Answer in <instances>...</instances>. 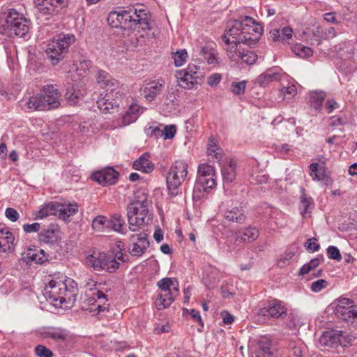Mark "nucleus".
Returning <instances> with one entry per match:
<instances>
[{
	"label": "nucleus",
	"mask_w": 357,
	"mask_h": 357,
	"mask_svg": "<svg viewBox=\"0 0 357 357\" xmlns=\"http://www.w3.org/2000/svg\"><path fill=\"white\" fill-rule=\"evenodd\" d=\"M261 33L262 28L255 20L245 16L241 20L229 21L222 39L225 43H243L251 46L257 43Z\"/></svg>",
	"instance_id": "obj_1"
},
{
	"label": "nucleus",
	"mask_w": 357,
	"mask_h": 357,
	"mask_svg": "<svg viewBox=\"0 0 357 357\" xmlns=\"http://www.w3.org/2000/svg\"><path fill=\"white\" fill-rule=\"evenodd\" d=\"M150 13L142 8H137L135 6L124 8L121 11H112L107 17L109 24L117 28L136 29L142 30H150L151 26Z\"/></svg>",
	"instance_id": "obj_2"
},
{
	"label": "nucleus",
	"mask_w": 357,
	"mask_h": 357,
	"mask_svg": "<svg viewBox=\"0 0 357 357\" xmlns=\"http://www.w3.org/2000/svg\"><path fill=\"white\" fill-rule=\"evenodd\" d=\"M86 264L96 271H105L114 273L119 268V261L124 262L123 253L119 249L114 252H98L89 255L86 259Z\"/></svg>",
	"instance_id": "obj_3"
},
{
	"label": "nucleus",
	"mask_w": 357,
	"mask_h": 357,
	"mask_svg": "<svg viewBox=\"0 0 357 357\" xmlns=\"http://www.w3.org/2000/svg\"><path fill=\"white\" fill-rule=\"evenodd\" d=\"M76 291L73 287L68 288L65 282L52 280L44 288L43 294L47 300L55 303L59 302V304H64L68 307L75 302Z\"/></svg>",
	"instance_id": "obj_4"
},
{
	"label": "nucleus",
	"mask_w": 357,
	"mask_h": 357,
	"mask_svg": "<svg viewBox=\"0 0 357 357\" xmlns=\"http://www.w3.org/2000/svg\"><path fill=\"white\" fill-rule=\"evenodd\" d=\"M142 197L138 196V199L132 202L127 207V216L129 223V229L136 231L137 227L149 224L151 216L149 213L147 197L145 194H142Z\"/></svg>",
	"instance_id": "obj_5"
},
{
	"label": "nucleus",
	"mask_w": 357,
	"mask_h": 357,
	"mask_svg": "<svg viewBox=\"0 0 357 357\" xmlns=\"http://www.w3.org/2000/svg\"><path fill=\"white\" fill-rule=\"evenodd\" d=\"M76 41L75 36L71 33H60L48 45L46 50L47 58L52 66L57 65L67 55L69 47Z\"/></svg>",
	"instance_id": "obj_6"
},
{
	"label": "nucleus",
	"mask_w": 357,
	"mask_h": 357,
	"mask_svg": "<svg viewBox=\"0 0 357 357\" xmlns=\"http://www.w3.org/2000/svg\"><path fill=\"white\" fill-rule=\"evenodd\" d=\"M4 21L1 24L3 30L10 34L23 37L29 31L31 22L15 9H9L3 13Z\"/></svg>",
	"instance_id": "obj_7"
},
{
	"label": "nucleus",
	"mask_w": 357,
	"mask_h": 357,
	"mask_svg": "<svg viewBox=\"0 0 357 357\" xmlns=\"http://www.w3.org/2000/svg\"><path fill=\"white\" fill-rule=\"evenodd\" d=\"M188 164L181 160L175 161L170 167L166 177L167 189L172 196H176L178 188L188 175Z\"/></svg>",
	"instance_id": "obj_8"
},
{
	"label": "nucleus",
	"mask_w": 357,
	"mask_h": 357,
	"mask_svg": "<svg viewBox=\"0 0 357 357\" xmlns=\"http://www.w3.org/2000/svg\"><path fill=\"white\" fill-rule=\"evenodd\" d=\"M158 287L160 289V294L158 296L155 301V306L158 310H163L169 306L174 301V297L178 293V287H173L172 291L171 286H173V280L169 278H165L160 280L157 283Z\"/></svg>",
	"instance_id": "obj_9"
},
{
	"label": "nucleus",
	"mask_w": 357,
	"mask_h": 357,
	"mask_svg": "<svg viewBox=\"0 0 357 357\" xmlns=\"http://www.w3.org/2000/svg\"><path fill=\"white\" fill-rule=\"evenodd\" d=\"M39 15L45 20L54 17L66 6L65 0H34Z\"/></svg>",
	"instance_id": "obj_10"
},
{
	"label": "nucleus",
	"mask_w": 357,
	"mask_h": 357,
	"mask_svg": "<svg viewBox=\"0 0 357 357\" xmlns=\"http://www.w3.org/2000/svg\"><path fill=\"white\" fill-rule=\"evenodd\" d=\"M44 334L59 344L70 346L74 342V335L67 329L61 327H48Z\"/></svg>",
	"instance_id": "obj_11"
},
{
	"label": "nucleus",
	"mask_w": 357,
	"mask_h": 357,
	"mask_svg": "<svg viewBox=\"0 0 357 357\" xmlns=\"http://www.w3.org/2000/svg\"><path fill=\"white\" fill-rule=\"evenodd\" d=\"M41 91L43 93L41 95L44 98L47 110L59 107L61 95L56 85L52 84L45 85L43 86Z\"/></svg>",
	"instance_id": "obj_12"
},
{
	"label": "nucleus",
	"mask_w": 357,
	"mask_h": 357,
	"mask_svg": "<svg viewBox=\"0 0 357 357\" xmlns=\"http://www.w3.org/2000/svg\"><path fill=\"white\" fill-rule=\"evenodd\" d=\"M132 245L130 248V253L132 256H142L149 246L148 235L145 233L132 234L130 236Z\"/></svg>",
	"instance_id": "obj_13"
},
{
	"label": "nucleus",
	"mask_w": 357,
	"mask_h": 357,
	"mask_svg": "<svg viewBox=\"0 0 357 357\" xmlns=\"http://www.w3.org/2000/svg\"><path fill=\"white\" fill-rule=\"evenodd\" d=\"M287 315V310L282 305L281 302L274 300L269 302L268 305L260 309L258 312L259 317H268L271 318L283 317Z\"/></svg>",
	"instance_id": "obj_14"
},
{
	"label": "nucleus",
	"mask_w": 357,
	"mask_h": 357,
	"mask_svg": "<svg viewBox=\"0 0 357 357\" xmlns=\"http://www.w3.org/2000/svg\"><path fill=\"white\" fill-rule=\"evenodd\" d=\"M47 256L42 249L38 248H28L26 251L22 253L20 261L26 265L33 263L36 264H42L47 261Z\"/></svg>",
	"instance_id": "obj_15"
},
{
	"label": "nucleus",
	"mask_w": 357,
	"mask_h": 357,
	"mask_svg": "<svg viewBox=\"0 0 357 357\" xmlns=\"http://www.w3.org/2000/svg\"><path fill=\"white\" fill-rule=\"evenodd\" d=\"M59 227L55 225H50L47 228L38 233V241L40 244L52 246L59 241Z\"/></svg>",
	"instance_id": "obj_16"
},
{
	"label": "nucleus",
	"mask_w": 357,
	"mask_h": 357,
	"mask_svg": "<svg viewBox=\"0 0 357 357\" xmlns=\"http://www.w3.org/2000/svg\"><path fill=\"white\" fill-rule=\"evenodd\" d=\"M216 176H197L193 190V197H202L208 190L216 185Z\"/></svg>",
	"instance_id": "obj_17"
},
{
	"label": "nucleus",
	"mask_w": 357,
	"mask_h": 357,
	"mask_svg": "<svg viewBox=\"0 0 357 357\" xmlns=\"http://www.w3.org/2000/svg\"><path fill=\"white\" fill-rule=\"evenodd\" d=\"M259 230L255 227L248 226L241 228L235 232V243H250L259 237Z\"/></svg>",
	"instance_id": "obj_18"
},
{
	"label": "nucleus",
	"mask_w": 357,
	"mask_h": 357,
	"mask_svg": "<svg viewBox=\"0 0 357 357\" xmlns=\"http://www.w3.org/2000/svg\"><path fill=\"white\" fill-rule=\"evenodd\" d=\"M119 173L112 167H107L92 175V178L102 185H113L117 181Z\"/></svg>",
	"instance_id": "obj_19"
},
{
	"label": "nucleus",
	"mask_w": 357,
	"mask_h": 357,
	"mask_svg": "<svg viewBox=\"0 0 357 357\" xmlns=\"http://www.w3.org/2000/svg\"><path fill=\"white\" fill-rule=\"evenodd\" d=\"M164 83V81L155 80L149 82L142 91L144 98L149 101L153 100L158 95L162 93Z\"/></svg>",
	"instance_id": "obj_20"
},
{
	"label": "nucleus",
	"mask_w": 357,
	"mask_h": 357,
	"mask_svg": "<svg viewBox=\"0 0 357 357\" xmlns=\"http://www.w3.org/2000/svg\"><path fill=\"white\" fill-rule=\"evenodd\" d=\"M176 77L178 85L183 89H190L201 83V81L196 79V77L190 76L183 70L176 71Z\"/></svg>",
	"instance_id": "obj_21"
},
{
	"label": "nucleus",
	"mask_w": 357,
	"mask_h": 357,
	"mask_svg": "<svg viewBox=\"0 0 357 357\" xmlns=\"http://www.w3.org/2000/svg\"><path fill=\"white\" fill-rule=\"evenodd\" d=\"M275 349L272 341L264 337L261 338L258 343V348L256 351L257 357H271L273 356Z\"/></svg>",
	"instance_id": "obj_22"
},
{
	"label": "nucleus",
	"mask_w": 357,
	"mask_h": 357,
	"mask_svg": "<svg viewBox=\"0 0 357 357\" xmlns=\"http://www.w3.org/2000/svg\"><path fill=\"white\" fill-rule=\"evenodd\" d=\"M294 31L289 26H285L282 30L273 29L270 31V36L275 43H287L293 36Z\"/></svg>",
	"instance_id": "obj_23"
},
{
	"label": "nucleus",
	"mask_w": 357,
	"mask_h": 357,
	"mask_svg": "<svg viewBox=\"0 0 357 357\" xmlns=\"http://www.w3.org/2000/svg\"><path fill=\"white\" fill-rule=\"evenodd\" d=\"M224 217L228 221L239 224L243 223L246 219L243 207L227 208L224 213Z\"/></svg>",
	"instance_id": "obj_24"
},
{
	"label": "nucleus",
	"mask_w": 357,
	"mask_h": 357,
	"mask_svg": "<svg viewBox=\"0 0 357 357\" xmlns=\"http://www.w3.org/2000/svg\"><path fill=\"white\" fill-rule=\"evenodd\" d=\"M13 234L7 230L0 229V252H6L11 250L14 244Z\"/></svg>",
	"instance_id": "obj_25"
},
{
	"label": "nucleus",
	"mask_w": 357,
	"mask_h": 357,
	"mask_svg": "<svg viewBox=\"0 0 357 357\" xmlns=\"http://www.w3.org/2000/svg\"><path fill=\"white\" fill-rule=\"evenodd\" d=\"M300 196V209L301 215L305 217L307 213H310L314 208V204L312 198L305 192V189H301Z\"/></svg>",
	"instance_id": "obj_26"
},
{
	"label": "nucleus",
	"mask_w": 357,
	"mask_h": 357,
	"mask_svg": "<svg viewBox=\"0 0 357 357\" xmlns=\"http://www.w3.org/2000/svg\"><path fill=\"white\" fill-rule=\"evenodd\" d=\"M149 155L148 153L143 154L139 158L135 161L132 167L138 171L144 173H150L154 169V165L149 160Z\"/></svg>",
	"instance_id": "obj_27"
},
{
	"label": "nucleus",
	"mask_w": 357,
	"mask_h": 357,
	"mask_svg": "<svg viewBox=\"0 0 357 357\" xmlns=\"http://www.w3.org/2000/svg\"><path fill=\"white\" fill-rule=\"evenodd\" d=\"M333 305H335L334 312L337 317L354 306L353 301L347 298H340L333 303Z\"/></svg>",
	"instance_id": "obj_28"
},
{
	"label": "nucleus",
	"mask_w": 357,
	"mask_h": 357,
	"mask_svg": "<svg viewBox=\"0 0 357 357\" xmlns=\"http://www.w3.org/2000/svg\"><path fill=\"white\" fill-rule=\"evenodd\" d=\"M226 45V52L228 57L232 61H238L239 60V56L243 52L241 49V43H234L233 42L230 43H225Z\"/></svg>",
	"instance_id": "obj_29"
},
{
	"label": "nucleus",
	"mask_w": 357,
	"mask_h": 357,
	"mask_svg": "<svg viewBox=\"0 0 357 357\" xmlns=\"http://www.w3.org/2000/svg\"><path fill=\"white\" fill-rule=\"evenodd\" d=\"M28 109L32 110H47L45 100L41 94L31 96L26 102Z\"/></svg>",
	"instance_id": "obj_30"
},
{
	"label": "nucleus",
	"mask_w": 357,
	"mask_h": 357,
	"mask_svg": "<svg viewBox=\"0 0 357 357\" xmlns=\"http://www.w3.org/2000/svg\"><path fill=\"white\" fill-rule=\"evenodd\" d=\"M280 79V75L278 73L273 72L272 70H268L261 74L257 79V83L261 86H266L273 81Z\"/></svg>",
	"instance_id": "obj_31"
},
{
	"label": "nucleus",
	"mask_w": 357,
	"mask_h": 357,
	"mask_svg": "<svg viewBox=\"0 0 357 357\" xmlns=\"http://www.w3.org/2000/svg\"><path fill=\"white\" fill-rule=\"evenodd\" d=\"M339 338L341 337L337 331H327L321 335V341L325 345L335 347L337 346L338 342L341 341Z\"/></svg>",
	"instance_id": "obj_32"
},
{
	"label": "nucleus",
	"mask_w": 357,
	"mask_h": 357,
	"mask_svg": "<svg viewBox=\"0 0 357 357\" xmlns=\"http://www.w3.org/2000/svg\"><path fill=\"white\" fill-rule=\"evenodd\" d=\"M59 218L66 220L70 216L75 214L78 211V206L76 203L61 204L60 203Z\"/></svg>",
	"instance_id": "obj_33"
},
{
	"label": "nucleus",
	"mask_w": 357,
	"mask_h": 357,
	"mask_svg": "<svg viewBox=\"0 0 357 357\" xmlns=\"http://www.w3.org/2000/svg\"><path fill=\"white\" fill-rule=\"evenodd\" d=\"M236 162L230 160L228 165L222 169V178L225 182L231 183L236 178Z\"/></svg>",
	"instance_id": "obj_34"
},
{
	"label": "nucleus",
	"mask_w": 357,
	"mask_h": 357,
	"mask_svg": "<svg viewBox=\"0 0 357 357\" xmlns=\"http://www.w3.org/2000/svg\"><path fill=\"white\" fill-rule=\"evenodd\" d=\"M326 97V94L324 91H314L310 95V106L316 111H320L322 107L323 101Z\"/></svg>",
	"instance_id": "obj_35"
},
{
	"label": "nucleus",
	"mask_w": 357,
	"mask_h": 357,
	"mask_svg": "<svg viewBox=\"0 0 357 357\" xmlns=\"http://www.w3.org/2000/svg\"><path fill=\"white\" fill-rule=\"evenodd\" d=\"M83 96L84 95L80 90L77 89L72 86L67 89L65 98L70 105H76Z\"/></svg>",
	"instance_id": "obj_36"
},
{
	"label": "nucleus",
	"mask_w": 357,
	"mask_h": 357,
	"mask_svg": "<svg viewBox=\"0 0 357 357\" xmlns=\"http://www.w3.org/2000/svg\"><path fill=\"white\" fill-rule=\"evenodd\" d=\"M125 225L124 220L119 214L113 215L107 222V227L112 229L117 232L123 231V227Z\"/></svg>",
	"instance_id": "obj_37"
},
{
	"label": "nucleus",
	"mask_w": 357,
	"mask_h": 357,
	"mask_svg": "<svg viewBox=\"0 0 357 357\" xmlns=\"http://www.w3.org/2000/svg\"><path fill=\"white\" fill-rule=\"evenodd\" d=\"M291 50L296 55L303 59L311 57L314 53L313 50L310 47L304 46L301 44H296L292 46Z\"/></svg>",
	"instance_id": "obj_38"
},
{
	"label": "nucleus",
	"mask_w": 357,
	"mask_h": 357,
	"mask_svg": "<svg viewBox=\"0 0 357 357\" xmlns=\"http://www.w3.org/2000/svg\"><path fill=\"white\" fill-rule=\"evenodd\" d=\"M207 153L209 157L218 161L221 160L223 156L222 149L218 146L213 140H210Z\"/></svg>",
	"instance_id": "obj_39"
},
{
	"label": "nucleus",
	"mask_w": 357,
	"mask_h": 357,
	"mask_svg": "<svg viewBox=\"0 0 357 357\" xmlns=\"http://www.w3.org/2000/svg\"><path fill=\"white\" fill-rule=\"evenodd\" d=\"M97 105L99 109L103 113H111V110L118 106L116 101L113 102L109 101V98H105L97 100Z\"/></svg>",
	"instance_id": "obj_40"
},
{
	"label": "nucleus",
	"mask_w": 357,
	"mask_h": 357,
	"mask_svg": "<svg viewBox=\"0 0 357 357\" xmlns=\"http://www.w3.org/2000/svg\"><path fill=\"white\" fill-rule=\"evenodd\" d=\"M107 222L108 220L106 217L98 215L93 220L92 227L96 231H104L105 229H109L107 227Z\"/></svg>",
	"instance_id": "obj_41"
},
{
	"label": "nucleus",
	"mask_w": 357,
	"mask_h": 357,
	"mask_svg": "<svg viewBox=\"0 0 357 357\" xmlns=\"http://www.w3.org/2000/svg\"><path fill=\"white\" fill-rule=\"evenodd\" d=\"M338 318L357 326V305H354Z\"/></svg>",
	"instance_id": "obj_42"
},
{
	"label": "nucleus",
	"mask_w": 357,
	"mask_h": 357,
	"mask_svg": "<svg viewBox=\"0 0 357 357\" xmlns=\"http://www.w3.org/2000/svg\"><path fill=\"white\" fill-rule=\"evenodd\" d=\"M197 176H216L214 167L208 164H201L198 167Z\"/></svg>",
	"instance_id": "obj_43"
},
{
	"label": "nucleus",
	"mask_w": 357,
	"mask_h": 357,
	"mask_svg": "<svg viewBox=\"0 0 357 357\" xmlns=\"http://www.w3.org/2000/svg\"><path fill=\"white\" fill-rule=\"evenodd\" d=\"M174 64L177 67L183 66L188 58V52L185 50H180L173 54Z\"/></svg>",
	"instance_id": "obj_44"
},
{
	"label": "nucleus",
	"mask_w": 357,
	"mask_h": 357,
	"mask_svg": "<svg viewBox=\"0 0 357 357\" xmlns=\"http://www.w3.org/2000/svg\"><path fill=\"white\" fill-rule=\"evenodd\" d=\"M239 59L242 61V62L252 65L253 64L256 60L257 59V56L255 53L252 51H244L242 52L241 56H239Z\"/></svg>",
	"instance_id": "obj_45"
},
{
	"label": "nucleus",
	"mask_w": 357,
	"mask_h": 357,
	"mask_svg": "<svg viewBox=\"0 0 357 357\" xmlns=\"http://www.w3.org/2000/svg\"><path fill=\"white\" fill-rule=\"evenodd\" d=\"M349 121L348 117L343 114L339 116H332L331 118L330 126L333 128L339 126H345L349 123Z\"/></svg>",
	"instance_id": "obj_46"
},
{
	"label": "nucleus",
	"mask_w": 357,
	"mask_h": 357,
	"mask_svg": "<svg viewBox=\"0 0 357 357\" xmlns=\"http://www.w3.org/2000/svg\"><path fill=\"white\" fill-rule=\"evenodd\" d=\"M328 285V281L324 279H319L311 284L310 289L312 292L318 293L322 289L326 288Z\"/></svg>",
	"instance_id": "obj_47"
},
{
	"label": "nucleus",
	"mask_w": 357,
	"mask_h": 357,
	"mask_svg": "<svg viewBox=\"0 0 357 357\" xmlns=\"http://www.w3.org/2000/svg\"><path fill=\"white\" fill-rule=\"evenodd\" d=\"M35 354L38 357H52V351L42 344H38L35 347Z\"/></svg>",
	"instance_id": "obj_48"
},
{
	"label": "nucleus",
	"mask_w": 357,
	"mask_h": 357,
	"mask_svg": "<svg viewBox=\"0 0 357 357\" xmlns=\"http://www.w3.org/2000/svg\"><path fill=\"white\" fill-rule=\"evenodd\" d=\"M190 76L196 77V79H199L201 82L202 80L203 74L202 71L199 70V68L197 67L195 65H188L186 69L183 70Z\"/></svg>",
	"instance_id": "obj_49"
},
{
	"label": "nucleus",
	"mask_w": 357,
	"mask_h": 357,
	"mask_svg": "<svg viewBox=\"0 0 357 357\" xmlns=\"http://www.w3.org/2000/svg\"><path fill=\"white\" fill-rule=\"evenodd\" d=\"M281 93L286 99H291L297 93V89L294 84L289 85L281 89Z\"/></svg>",
	"instance_id": "obj_50"
},
{
	"label": "nucleus",
	"mask_w": 357,
	"mask_h": 357,
	"mask_svg": "<svg viewBox=\"0 0 357 357\" xmlns=\"http://www.w3.org/2000/svg\"><path fill=\"white\" fill-rule=\"evenodd\" d=\"M316 238H309L305 243V249L310 252H315L320 249V245L317 242Z\"/></svg>",
	"instance_id": "obj_51"
},
{
	"label": "nucleus",
	"mask_w": 357,
	"mask_h": 357,
	"mask_svg": "<svg viewBox=\"0 0 357 357\" xmlns=\"http://www.w3.org/2000/svg\"><path fill=\"white\" fill-rule=\"evenodd\" d=\"M246 82H233L231 84V91L236 95H241L245 93Z\"/></svg>",
	"instance_id": "obj_52"
},
{
	"label": "nucleus",
	"mask_w": 357,
	"mask_h": 357,
	"mask_svg": "<svg viewBox=\"0 0 357 357\" xmlns=\"http://www.w3.org/2000/svg\"><path fill=\"white\" fill-rule=\"evenodd\" d=\"M327 255L329 259L337 260L338 261L342 259L340 252L339 249L335 246H329L327 248Z\"/></svg>",
	"instance_id": "obj_53"
},
{
	"label": "nucleus",
	"mask_w": 357,
	"mask_h": 357,
	"mask_svg": "<svg viewBox=\"0 0 357 357\" xmlns=\"http://www.w3.org/2000/svg\"><path fill=\"white\" fill-rule=\"evenodd\" d=\"M111 78V76L105 70H99L97 74V82L102 87L104 85H107L106 82Z\"/></svg>",
	"instance_id": "obj_54"
},
{
	"label": "nucleus",
	"mask_w": 357,
	"mask_h": 357,
	"mask_svg": "<svg viewBox=\"0 0 357 357\" xmlns=\"http://www.w3.org/2000/svg\"><path fill=\"white\" fill-rule=\"evenodd\" d=\"M176 129L175 126L169 125V126H165L163 132H162V136H163L164 139L173 138L176 134Z\"/></svg>",
	"instance_id": "obj_55"
},
{
	"label": "nucleus",
	"mask_w": 357,
	"mask_h": 357,
	"mask_svg": "<svg viewBox=\"0 0 357 357\" xmlns=\"http://www.w3.org/2000/svg\"><path fill=\"white\" fill-rule=\"evenodd\" d=\"M107 85H104L102 88H105L107 91H110V93H113L116 90L119 88V82L114 78H111L107 81Z\"/></svg>",
	"instance_id": "obj_56"
},
{
	"label": "nucleus",
	"mask_w": 357,
	"mask_h": 357,
	"mask_svg": "<svg viewBox=\"0 0 357 357\" xmlns=\"http://www.w3.org/2000/svg\"><path fill=\"white\" fill-rule=\"evenodd\" d=\"M268 180V176L266 175H260V174H257V175H254V174H252L250 176V181L251 183L252 184H256V185H259V184H261L263 183H266Z\"/></svg>",
	"instance_id": "obj_57"
},
{
	"label": "nucleus",
	"mask_w": 357,
	"mask_h": 357,
	"mask_svg": "<svg viewBox=\"0 0 357 357\" xmlns=\"http://www.w3.org/2000/svg\"><path fill=\"white\" fill-rule=\"evenodd\" d=\"M23 230L26 233H33L37 232L40 229V225L38 222H34L32 224H24L23 225Z\"/></svg>",
	"instance_id": "obj_58"
},
{
	"label": "nucleus",
	"mask_w": 357,
	"mask_h": 357,
	"mask_svg": "<svg viewBox=\"0 0 357 357\" xmlns=\"http://www.w3.org/2000/svg\"><path fill=\"white\" fill-rule=\"evenodd\" d=\"M47 204V206L49 208V210H50V215H59V213H60V203L59 202H51Z\"/></svg>",
	"instance_id": "obj_59"
},
{
	"label": "nucleus",
	"mask_w": 357,
	"mask_h": 357,
	"mask_svg": "<svg viewBox=\"0 0 357 357\" xmlns=\"http://www.w3.org/2000/svg\"><path fill=\"white\" fill-rule=\"evenodd\" d=\"M5 215L12 222H16L20 217L18 212L13 208H8L6 210Z\"/></svg>",
	"instance_id": "obj_60"
},
{
	"label": "nucleus",
	"mask_w": 357,
	"mask_h": 357,
	"mask_svg": "<svg viewBox=\"0 0 357 357\" xmlns=\"http://www.w3.org/2000/svg\"><path fill=\"white\" fill-rule=\"evenodd\" d=\"M311 171V176L313 177V180L321 181L322 178L319 175L320 169H319V165L317 162L312 163L310 166Z\"/></svg>",
	"instance_id": "obj_61"
},
{
	"label": "nucleus",
	"mask_w": 357,
	"mask_h": 357,
	"mask_svg": "<svg viewBox=\"0 0 357 357\" xmlns=\"http://www.w3.org/2000/svg\"><path fill=\"white\" fill-rule=\"evenodd\" d=\"M141 107L137 104H132L130 106L128 111L132 115V119L137 120L140 113Z\"/></svg>",
	"instance_id": "obj_62"
},
{
	"label": "nucleus",
	"mask_w": 357,
	"mask_h": 357,
	"mask_svg": "<svg viewBox=\"0 0 357 357\" xmlns=\"http://www.w3.org/2000/svg\"><path fill=\"white\" fill-rule=\"evenodd\" d=\"M339 108V104L334 100H328L326 103V109L328 113H331L334 109Z\"/></svg>",
	"instance_id": "obj_63"
},
{
	"label": "nucleus",
	"mask_w": 357,
	"mask_h": 357,
	"mask_svg": "<svg viewBox=\"0 0 357 357\" xmlns=\"http://www.w3.org/2000/svg\"><path fill=\"white\" fill-rule=\"evenodd\" d=\"M220 75L219 74H213L208 79V84L211 86L217 85L220 82Z\"/></svg>",
	"instance_id": "obj_64"
}]
</instances>
